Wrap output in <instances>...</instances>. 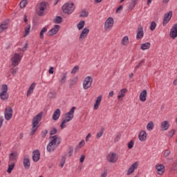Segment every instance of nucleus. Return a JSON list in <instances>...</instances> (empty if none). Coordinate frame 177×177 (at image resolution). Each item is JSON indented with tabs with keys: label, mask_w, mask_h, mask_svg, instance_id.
<instances>
[{
	"label": "nucleus",
	"mask_w": 177,
	"mask_h": 177,
	"mask_svg": "<svg viewBox=\"0 0 177 177\" xmlns=\"http://www.w3.org/2000/svg\"><path fill=\"white\" fill-rule=\"evenodd\" d=\"M61 139L57 135L50 137V142L47 145V151H55V149L59 147Z\"/></svg>",
	"instance_id": "1"
},
{
	"label": "nucleus",
	"mask_w": 177,
	"mask_h": 177,
	"mask_svg": "<svg viewBox=\"0 0 177 177\" xmlns=\"http://www.w3.org/2000/svg\"><path fill=\"white\" fill-rule=\"evenodd\" d=\"M42 115H44V113L40 112L32 118V129L30 135H34L38 131V128H39V124L41 120H42Z\"/></svg>",
	"instance_id": "2"
},
{
	"label": "nucleus",
	"mask_w": 177,
	"mask_h": 177,
	"mask_svg": "<svg viewBox=\"0 0 177 177\" xmlns=\"http://www.w3.org/2000/svg\"><path fill=\"white\" fill-rule=\"evenodd\" d=\"M46 8H48L47 2L42 1L39 3L37 9V15H38V16H45V11L46 10Z\"/></svg>",
	"instance_id": "3"
},
{
	"label": "nucleus",
	"mask_w": 177,
	"mask_h": 177,
	"mask_svg": "<svg viewBox=\"0 0 177 177\" xmlns=\"http://www.w3.org/2000/svg\"><path fill=\"white\" fill-rule=\"evenodd\" d=\"M75 9V7H74V3H66L62 6L64 13H66V15H71V13L74 12Z\"/></svg>",
	"instance_id": "4"
},
{
	"label": "nucleus",
	"mask_w": 177,
	"mask_h": 177,
	"mask_svg": "<svg viewBox=\"0 0 177 177\" xmlns=\"http://www.w3.org/2000/svg\"><path fill=\"white\" fill-rule=\"evenodd\" d=\"M0 99H1V100H8V99H9V94L8 93V85L6 84H3L1 86Z\"/></svg>",
	"instance_id": "5"
},
{
	"label": "nucleus",
	"mask_w": 177,
	"mask_h": 177,
	"mask_svg": "<svg viewBox=\"0 0 177 177\" xmlns=\"http://www.w3.org/2000/svg\"><path fill=\"white\" fill-rule=\"evenodd\" d=\"M93 82V79L91 76H87L83 81V88L84 89H89L92 86V83Z\"/></svg>",
	"instance_id": "6"
},
{
	"label": "nucleus",
	"mask_w": 177,
	"mask_h": 177,
	"mask_svg": "<svg viewBox=\"0 0 177 177\" xmlns=\"http://www.w3.org/2000/svg\"><path fill=\"white\" fill-rule=\"evenodd\" d=\"M113 26H114V19H113V17H109L104 23L105 31L111 30V28H113Z\"/></svg>",
	"instance_id": "7"
},
{
	"label": "nucleus",
	"mask_w": 177,
	"mask_h": 177,
	"mask_svg": "<svg viewBox=\"0 0 177 177\" xmlns=\"http://www.w3.org/2000/svg\"><path fill=\"white\" fill-rule=\"evenodd\" d=\"M4 117L5 119L7 120V121H10V120H12V118L13 117V109L12 107L8 106L6 108L4 111Z\"/></svg>",
	"instance_id": "8"
},
{
	"label": "nucleus",
	"mask_w": 177,
	"mask_h": 177,
	"mask_svg": "<svg viewBox=\"0 0 177 177\" xmlns=\"http://www.w3.org/2000/svg\"><path fill=\"white\" fill-rule=\"evenodd\" d=\"M77 108L75 106H73L71 109V110L65 114V119H64L67 122H69V121H71L73 118H74V111H75V109Z\"/></svg>",
	"instance_id": "9"
},
{
	"label": "nucleus",
	"mask_w": 177,
	"mask_h": 177,
	"mask_svg": "<svg viewBox=\"0 0 177 177\" xmlns=\"http://www.w3.org/2000/svg\"><path fill=\"white\" fill-rule=\"evenodd\" d=\"M107 161L109 162H111L112 164H114L118 161V156L115 153L111 152L109 153V155L106 157Z\"/></svg>",
	"instance_id": "10"
},
{
	"label": "nucleus",
	"mask_w": 177,
	"mask_h": 177,
	"mask_svg": "<svg viewBox=\"0 0 177 177\" xmlns=\"http://www.w3.org/2000/svg\"><path fill=\"white\" fill-rule=\"evenodd\" d=\"M12 66L14 67H17V66H19V63L21 61V56L20 55L16 53L14 55V56L12 57Z\"/></svg>",
	"instance_id": "11"
},
{
	"label": "nucleus",
	"mask_w": 177,
	"mask_h": 177,
	"mask_svg": "<svg viewBox=\"0 0 177 177\" xmlns=\"http://www.w3.org/2000/svg\"><path fill=\"white\" fill-rule=\"evenodd\" d=\"M145 35V32L143 31V26L139 25L137 29L136 39H142Z\"/></svg>",
	"instance_id": "12"
},
{
	"label": "nucleus",
	"mask_w": 177,
	"mask_h": 177,
	"mask_svg": "<svg viewBox=\"0 0 177 177\" xmlns=\"http://www.w3.org/2000/svg\"><path fill=\"white\" fill-rule=\"evenodd\" d=\"M171 19H172V11H169L165 15L162 22L163 26H167Z\"/></svg>",
	"instance_id": "13"
},
{
	"label": "nucleus",
	"mask_w": 177,
	"mask_h": 177,
	"mask_svg": "<svg viewBox=\"0 0 177 177\" xmlns=\"http://www.w3.org/2000/svg\"><path fill=\"white\" fill-rule=\"evenodd\" d=\"M138 167H139V162H134L128 169L127 175H131V174H133V172H135V169H138Z\"/></svg>",
	"instance_id": "14"
},
{
	"label": "nucleus",
	"mask_w": 177,
	"mask_h": 177,
	"mask_svg": "<svg viewBox=\"0 0 177 177\" xmlns=\"http://www.w3.org/2000/svg\"><path fill=\"white\" fill-rule=\"evenodd\" d=\"M59 28H60V26L55 25L54 28H53L51 30H50L48 32L47 35L48 37H52V36L55 35V34H57V32H59Z\"/></svg>",
	"instance_id": "15"
},
{
	"label": "nucleus",
	"mask_w": 177,
	"mask_h": 177,
	"mask_svg": "<svg viewBox=\"0 0 177 177\" xmlns=\"http://www.w3.org/2000/svg\"><path fill=\"white\" fill-rule=\"evenodd\" d=\"M39 158H41V153L38 149H36L32 152V160L35 162H38Z\"/></svg>",
	"instance_id": "16"
},
{
	"label": "nucleus",
	"mask_w": 177,
	"mask_h": 177,
	"mask_svg": "<svg viewBox=\"0 0 177 177\" xmlns=\"http://www.w3.org/2000/svg\"><path fill=\"white\" fill-rule=\"evenodd\" d=\"M170 37L175 39L177 37V24H174L170 30Z\"/></svg>",
	"instance_id": "17"
},
{
	"label": "nucleus",
	"mask_w": 177,
	"mask_h": 177,
	"mask_svg": "<svg viewBox=\"0 0 177 177\" xmlns=\"http://www.w3.org/2000/svg\"><path fill=\"white\" fill-rule=\"evenodd\" d=\"M102 99H103L102 95L97 97V99L93 106L94 110H97V109H99V107L100 106V103H102Z\"/></svg>",
	"instance_id": "18"
},
{
	"label": "nucleus",
	"mask_w": 177,
	"mask_h": 177,
	"mask_svg": "<svg viewBox=\"0 0 177 177\" xmlns=\"http://www.w3.org/2000/svg\"><path fill=\"white\" fill-rule=\"evenodd\" d=\"M138 138L140 142H146V139H147V133L145 131H141L138 135Z\"/></svg>",
	"instance_id": "19"
},
{
	"label": "nucleus",
	"mask_w": 177,
	"mask_h": 177,
	"mask_svg": "<svg viewBox=\"0 0 177 177\" xmlns=\"http://www.w3.org/2000/svg\"><path fill=\"white\" fill-rule=\"evenodd\" d=\"M8 27H9V21L6 20L0 25V34L8 30Z\"/></svg>",
	"instance_id": "20"
},
{
	"label": "nucleus",
	"mask_w": 177,
	"mask_h": 177,
	"mask_svg": "<svg viewBox=\"0 0 177 177\" xmlns=\"http://www.w3.org/2000/svg\"><path fill=\"white\" fill-rule=\"evenodd\" d=\"M23 164L25 169H30L31 162H30V158L26 157L23 160Z\"/></svg>",
	"instance_id": "21"
},
{
	"label": "nucleus",
	"mask_w": 177,
	"mask_h": 177,
	"mask_svg": "<svg viewBox=\"0 0 177 177\" xmlns=\"http://www.w3.org/2000/svg\"><path fill=\"white\" fill-rule=\"evenodd\" d=\"M156 170L158 175H162V174H164L165 171V167H164L163 165H156Z\"/></svg>",
	"instance_id": "22"
},
{
	"label": "nucleus",
	"mask_w": 177,
	"mask_h": 177,
	"mask_svg": "<svg viewBox=\"0 0 177 177\" xmlns=\"http://www.w3.org/2000/svg\"><path fill=\"white\" fill-rule=\"evenodd\" d=\"M128 92V89L122 88L119 92V95L118 96V100H122V98L125 96V93Z\"/></svg>",
	"instance_id": "23"
},
{
	"label": "nucleus",
	"mask_w": 177,
	"mask_h": 177,
	"mask_svg": "<svg viewBox=\"0 0 177 177\" xmlns=\"http://www.w3.org/2000/svg\"><path fill=\"white\" fill-rule=\"evenodd\" d=\"M60 114H61L60 109H57L54 111V113L53 115V120H54V121H57V120H59V118L60 117Z\"/></svg>",
	"instance_id": "24"
},
{
	"label": "nucleus",
	"mask_w": 177,
	"mask_h": 177,
	"mask_svg": "<svg viewBox=\"0 0 177 177\" xmlns=\"http://www.w3.org/2000/svg\"><path fill=\"white\" fill-rule=\"evenodd\" d=\"M17 160V152H12L9 156V164L12 161H16Z\"/></svg>",
	"instance_id": "25"
},
{
	"label": "nucleus",
	"mask_w": 177,
	"mask_h": 177,
	"mask_svg": "<svg viewBox=\"0 0 177 177\" xmlns=\"http://www.w3.org/2000/svg\"><path fill=\"white\" fill-rule=\"evenodd\" d=\"M147 96V91L143 90L140 94V102H145Z\"/></svg>",
	"instance_id": "26"
},
{
	"label": "nucleus",
	"mask_w": 177,
	"mask_h": 177,
	"mask_svg": "<svg viewBox=\"0 0 177 177\" xmlns=\"http://www.w3.org/2000/svg\"><path fill=\"white\" fill-rule=\"evenodd\" d=\"M150 46H151L150 42H147L145 44H141L140 49L142 50H147V49H150Z\"/></svg>",
	"instance_id": "27"
},
{
	"label": "nucleus",
	"mask_w": 177,
	"mask_h": 177,
	"mask_svg": "<svg viewBox=\"0 0 177 177\" xmlns=\"http://www.w3.org/2000/svg\"><path fill=\"white\" fill-rule=\"evenodd\" d=\"M35 83H32L30 86L29 87L28 91H27V96H30L31 93L34 92V89L35 88Z\"/></svg>",
	"instance_id": "28"
},
{
	"label": "nucleus",
	"mask_w": 177,
	"mask_h": 177,
	"mask_svg": "<svg viewBox=\"0 0 177 177\" xmlns=\"http://www.w3.org/2000/svg\"><path fill=\"white\" fill-rule=\"evenodd\" d=\"M161 128L163 131H167V129L169 128V123L168 122V121L165 120L163 122H162Z\"/></svg>",
	"instance_id": "29"
},
{
	"label": "nucleus",
	"mask_w": 177,
	"mask_h": 177,
	"mask_svg": "<svg viewBox=\"0 0 177 177\" xmlns=\"http://www.w3.org/2000/svg\"><path fill=\"white\" fill-rule=\"evenodd\" d=\"M121 44L124 46H127V45H128V44H129V38L128 37V36H124L122 38Z\"/></svg>",
	"instance_id": "30"
},
{
	"label": "nucleus",
	"mask_w": 177,
	"mask_h": 177,
	"mask_svg": "<svg viewBox=\"0 0 177 177\" xmlns=\"http://www.w3.org/2000/svg\"><path fill=\"white\" fill-rule=\"evenodd\" d=\"M15 162H12L10 165H8V168L7 169V172L8 174H12V171H13V169H15Z\"/></svg>",
	"instance_id": "31"
},
{
	"label": "nucleus",
	"mask_w": 177,
	"mask_h": 177,
	"mask_svg": "<svg viewBox=\"0 0 177 177\" xmlns=\"http://www.w3.org/2000/svg\"><path fill=\"white\" fill-rule=\"evenodd\" d=\"M138 0H132L129 7V9H130V10H132L135 8V6H136V4L138 3Z\"/></svg>",
	"instance_id": "32"
},
{
	"label": "nucleus",
	"mask_w": 177,
	"mask_h": 177,
	"mask_svg": "<svg viewBox=\"0 0 177 177\" xmlns=\"http://www.w3.org/2000/svg\"><path fill=\"white\" fill-rule=\"evenodd\" d=\"M46 31H48V28L46 27H44L41 29L40 34H39V37H40L41 39H44V34H45V32H46Z\"/></svg>",
	"instance_id": "33"
},
{
	"label": "nucleus",
	"mask_w": 177,
	"mask_h": 177,
	"mask_svg": "<svg viewBox=\"0 0 177 177\" xmlns=\"http://www.w3.org/2000/svg\"><path fill=\"white\" fill-rule=\"evenodd\" d=\"M88 16H89V12L86 10H83L80 17H88Z\"/></svg>",
	"instance_id": "34"
},
{
	"label": "nucleus",
	"mask_w": 177,
	"mask_h": 177,
	"mask_svg": "<svg viewBox=\"0 0 177 177\" xmlns=\"http://www.w3.org/2000/svg\"><path fill=\"white\" fill-rule=\"evenodd\" d=\"M85 27V21H81L77 24L78 30H82Z\"/></svg>",
	"instance_id": "35"
},
{
	"label": "nucleus",
	"mask_w": 177,
	"mask_h": 177,
	"mask_svg": "<svg viewBox=\"0 0 177 177\" xmlns=\"http://www.w3.org/2000/svg\"><path fill=\"white\" fill-rule=\"evenodd\" d=\"M153 128H154V123L153 122H150L147 124V129H148V131H151Z\"/></svg>",
	"instance_id": "36"
},
{
	"label": "nucleus",
	"mask_w": 177,
	"mask_h": 177,
	"mask_svg": "<svg viewBox=\"0 0 177 177\" xmlns=\"http://www.w3.org/2000/svg\"><path fill=\"white\" fill-rule=\"evenodd\" d=\"M31 28V25H28L25 28V35L24 37H27L30 34V30Z\"/></svg>",
	"instance_id": "37"
},
{
	"label": "nucleus",
	"mask_w": 177,
	"mask_h": 177,
	"mask_svg": "<svg viewBox=\"0 0 177 177\" xmlns=\"http://www.w3.org/2000/svg\"><path fill=\"white\" fill-rule=\"evenodd\" d=\"M66 80H67V73H64L62 79L59 81L60 84H64L66 82Z\"/></svg>",
	"instance_id": "38"
},
{
	"label": "nucleus",
	"mask_w": 177,
	"mask_h": 177,
	"mask_svg": "<svg viewBox=\"0 0 177 177\" xmlns=\"http://www.w3.org/2000/svg\"><path fill=\"white\" fill-rule=\"evenodd\" d=\"M64 164H66V156H62L60 161L59 167L61 168H63V167H64Z\"/></svg>",
	"instance_id": "39"
},
{
	"label": "nucleus",
	"mask_w": 177,
	"mask_h": 177,
	"mask_svg": "<svg viewBox=\"0 0 177 177\" xmlns=\"http://www.w3.org/2000/svg\"><path fill=\"white\" fill-rule=\"evenodd\" d=\"M54 23H55V24H60V23H62V17H56V18L54 19Z\"/></svg>",
	"instance_id": "40"
},
{
	"label": "nucleus",
	"mask_w": 177,
	"mask_h": 177,
	"mask_svg": "<svg viewBox=\"0 0 177 177\" xmlns=\"http://www.w3.org/2000/svg\"><path fill=\"white\" fill-rule=\"evenodd\" d=\"M27 5V1L26 0H22L20 3H19V6L21 9H23L24 8H26V6Z\"/></svg>",
	"instance_id": "41"
},
{
	"label": "nucleus",
	"mask_w": 177,
	"mask_h": 177,
	"mask_svg": "<svg viewBox=\"0 0 177 177\" xmlns=\"http://www.w3.org/2000/svg\"><path fill=\"white\" fill-rule=\"evenodd\" d=\"M156 27H157V24H156L154 21H152L150 26L151 31H154V30H156Z\"/></svg>",
	"instance_id": "42"
},
{
	"label": "nucleus",
	"mask_w": 177,
	"mask_h": 177,
	"mask_svg": "<svg viewBox=\"0 0 177 177\" xmlns=\"http://www.w3.org/2000/svg\"><path fill=\"white\" fill-rule=\"evenodd\" d=\"M86 37H88V35H85V33L82 32V33L80 34V36L79 37V40L83 41V39H85V38H86Z\"/></svg>",
	"instance_id": "43"
},
{
	"label": "nucleus",
	"mask_w": 177,
	"mask_h": 177,
	"mask_svg": "<svg viewBox=\"0 0 177 177\" xmlns=\"http://www.w3.org/2000/svg\"><path fill=\"white\" fill-rule=\"evenodd\" d=\"M78 70H80L79 66H74V68H73V70L71 71V74H75L77 73V71H78Z\"/></svg>",
	"instance_id": "44"
},
{
	"label": "nucleus",
	"mask_w": 177,
	"mask_h": 177,
	"mask_svg": "<svg viewBox=\"0 0 177 177\" xmlns=\"http://www.w3.org/2000/svg\"><path fill=\"white\" fill-rule=\"evenodd\" d=\"M46 135H48V130H44L41 131V138H43V139L46 138Z\"/></svg>",
	"instance_id": "45"
},
{
	"label": "nucleus",
	"mask_w": 177,
	"mask_h": 177,
	"mask_svg": "<svg viewBox=\"0 0 177 177\" xmlns=\"http://www.w3.org/2000/svg\"><path fill=\"white\" fill-rule=\"evenodd\" d=\"M143 63H145V59L141 60L138 65L135 67L136 70H138V68H139V67H142V64H143Z\"/></svg>",
	"instance_id": "46"
},
{
	"label": "nucleus",
	"mask_w": 177,
	"mask_h": 177,
	"mask_svg": "<svg viewBox=\"0 0 177 177\" xmlns=\"http://www.w3.org/2000/svg\"><path fill=\"white\" fill-rule=\"evenodd\" d=\"M73 151H74V148H73V147H69L68 148L69 157H71V156H73Z\"/></svg>",
	"instance_id": "47"
},
{
	"label": "nucleus",
	"mask_w": 177,
	"mask_h": 177,
	"mask_svg": "<svg viewBox=\"0 0 177 177\" xmlns=\"http://www.w3.org/2000/svg\"><path fill=\"white\" fill-rule=\"evenodd\" d=\"M174 135H175V130L172 129L171 131H170L168 133L167 136H169V138H172V136H174Z\"/></svg>",
	"instance_id": "48"
},
{
	"label": "nucleus",
	"mask_w": 177,
	"mask_h": 177,
	"mask_svg": "<svg viewBox=\"0 0 177 177\" xmlns=\"http://www.w3.org/2000/svg\"><path fill=\"white\" fill-rule=\"evenodd\" d=\"M82 32H83L86 35H88V34H89V28H84L83 30L82 31Z\"/></svg>",
	"instance_id": "49"
},
{
	"label": "nucleus",
	"mask_w": 177,
	"mask_h": 177,
	"mask_svg": "<svg viewBox=\"0 0 177 177\" xmlns=\"http://www.w3.org/2000/svg\"><path fill=\"white\" fill-rule=\"evenodd\" d=\"M67 122L65 120H62V123H61V124H60V128L62 129H64V128H65V127H66V125H64V124H66Z\"/></svg>",
	"instance_id": "50"
},
{
	"label": "nucleus",
	"mask_w": 177,
	"mask_h": 177,
	"mask_svg": "<svg viewBox=\"0 0 177 177\" xmlns=\"http://www.w3.org/2000/svg\"><path fill=\"white\" fill-rule=\"evenodd\" d=\"M55 133H57V129L56 128H53L50 131V135H55Z\"/></svg>",
	"instance_id": "51"
},
{
	"label": "nucleus",
	"mask_w": 177,
	"mask_h": 177,
	"mask_svg": "<svg viewBox=\"0 0 177 177\" xmlns=\"http://www.w3.org/2000/svg\"><path fill=\"white\" fill-rule=\"evenodd\" d=\"M169 154H171V151L167 149L165 151L163 156H164V157H168V156H169Z\"/></svg>",
	"instance_id": "52"
},
{
	"label": "nucleus",
	"mask_w": 177,
	"mask_h": 177,
	"mask_svg": "<svg viewBox=\"0 0 177 177\" xmlns=\"http://www.w3.org/2000/svg\"><path fill=\"white\" fill-rule=\"evenodd\" d=\"M133 147V141L131 140L128 143V148L132 149Z\"/></svg>",
	"instance_id": "53"
},
{
	"label": "nucleus",
	"mask_w": 177,
	"mask_h": 177,
	"mask_svg": "<svg viewBox=\"0 0 177 177\" xmlns=\"http://www.w3.org/2000/svg\"><path fill=\"white\" fill-rule=\"evenodd\" d=\"M85 146V141L82 140L80 143H79V147H84Z\"/></svg>",
	"instance_id": "54"
},
{
	"label": "nucleus",
	"mask_w": 177,
	"mask_h": 177,
	"mask_svg": "<svg viewBox=\"0 0 177 177\" xmlns=\"http://www.w3.org/2000/svg\"><path fill=\"white\" fill-rule=\"evenodd\" d=\"M17 71H19V68L18 67L13 69V71L12 72V75H15L16 74V73H17Z\"/></svg>",
	"instance_id": "55"
},
{
	"label": "nucleus",
	"mask_w": 177,
	"mask_h": 177,
	"mask_svg": "<svg viewBox=\"0 0 177 177\" xmlns=\"http://www.w3.org/2000/svg\"><path fill=\"white\" fill-rule=\"evenodd\" d=\"M121 138V134L118 135L115 138V142H118Z\"/></svg>",
	"instance_id": "56"
},
{
	"label": "nucleus",
	"mask_w": 177,
	"mask_h": 177,
	"mask_svg": "<svg viewBox=\"0 0 177 177\" xmlns=\"http://www.w3.org/2000/svg\"><path fill=\"white\" fill-rule=\"evenodd\" d=\"M3 118H0V128L2 127V125H3Z\"/></svg>",
	"instance_id": "57"
},
{
	"label": "nucleus",
	"mask_w": 177,
	"mask_h": 177,
	"mask_svg": "<svg viewBox=\"0 0 177 177\" xmlns=\"http://www.w3.org/2000/svg\"><path fill=\"white\" fill-rule=\"evenodd\" d=\"M114 96V91H110L108 97H113Z\"/></svg>",
	"instance_id": "58"
},
{
	"label": "nucleus",
	"mask_w": 177,
	"mask_h": 177,
	"mask_svg": "<svg viewBox=\"0 0 177 177\" xmlns=\"http://www.w3.org/2000/svg\"><path fill=\"white\" fill-rule=\"evenodd\" d=\"M91 136L92 135H91V133H89L86 137V142H88V140H89V138H91Z\"/></svg>",
	"instance_id": "59"
},
{
	"label": "nucleus",
	"mask_w": 177,
	"mask_h": 177,
	"mask_svg": "<svg viewBox=\"0 0 177 177\" xmlns=\"http://www.w3.org/2000/svg\"><path fill=\"white\" fill-rule=\"evenodd\" d=\"M85 161V155H82L80 158V162H84Z\"/></svg>",
	"instance_id": "60"
},
{
	"label": "nucleus",
	"mask_w": 177,
	"mask_h": 177,
	"mask_svg": "<svg viewBox=\"0 0 177 177\" xmlns=\"http://www.w3.org/2000/svg\"><path fill=\"white\" fill-rule=\"evenodd\" d=\"M103 136V132H100L97 134V139H99L100 138H102V136Z\"/></svg>",
	"instance_id": "61"
},
{
	"label": "nucleus",
	"mask_w": 177,
	"mask_h": 177,
	"mask_svg": "<svg viewBox=\"0 0 177 177\" xmlns=\"http://www.w3.org/2000/svg\"><path fill=\"white\" fill-rule=\"evenodd\" d=\"M122 10V6H120L117 9H116V13H118L120 10Z\"/></svg>",
	"instance_id": "62"
},
{
	"label": "nucleus",
	"mask_w": 177,
	"mask_h": 177,
	"mask_svg": "<svg viewBox=\"0 0 177 177\" xmlns=\"http://www.w3.org/2000/svg\"><path fill=\"white\" fill-rule=\"evenodd\" d=\"M49 74H53V67L51 66L48 71Z\"/></svg>",
	"instance_id": "63"
},
{
	"label": "nucleus",
	"mask_w": 177,
	"mask_h": 177,
	"mask_svg": "<svg viewBox=\"0 0 177 177\" xmlns=\"http://www.w3.org/2000/svg\"><path fill=\"white\" fill-rule=\"evenodd\" d=\"M107 176V171H105L104 173L102 174L101 177H106Z\"/></svg>",
	"instance_id": "64"
}]
</instances>
